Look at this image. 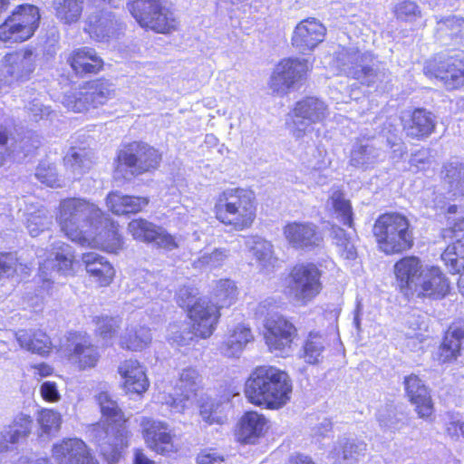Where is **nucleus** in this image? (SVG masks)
Returning a JSON list of instances; mask_svg holds the SVG:
<instances>
[{
	"label": "nucleus",
	"instance_id": "64",
	"mask_svg": "<svg viewBox=\"0 0 464 464\" xmlns=\"http://www.w3.org/2000/svg\"><path fill=\"white\" fill-rule=\"evenodd\" d=\"M420 14V11L419 9V6L413 2L408 1V17L411 14H413L414 16H416Z\"/></svg>",
	"mask_w": 464,
	"mask_h": 464
},
{
	"label": "nucleus",
	"instance_id": "33",
	"mask_svg": "<svg viewBox=\"0 0 464 464\" xmlns=\"http://www.w3.org/2000/svg\"><path fill=\"white\" fill-rule=\"evenodd\" d=\"M441 260L450 273H459L458 286L464 296V234L447 246L441 254Z\"/></svg>",
	"mask_w": 464,
	"mask_h": 464
},
{
	"label": "nucleus",
	"instance_id": "2",
	"mask_svg": "<svg viewBox=\"0 0 464 464\" xmlns=\"http://www.w3.org/2000/svg\"><path fill=\"white\" fill-rule=\"evenodd\" d=\"M237 288L229 279H220L216 282L210 297L200 296L187 309L189 320V333L198 339L209 338L216 331L221 317V310L235 304L237 299Z\"/></svg>",
	"mask_w": 464,
	"mask_h": 464
},
{
	"label": "nucleus",
	"instance_id": "63",
	"mask_svg": "<svg viewBox=\"0 0 464 464\" xmlns=\"http://www.w3.org/2000/svg\"><path fill=\"white\" fill-rule=\"evenodd\" d=\"M12 136V131L6 127L0 128V146H5Z\"/></svg>",
	"mask_w": 464,
	"mask_h": 464
},
{
	"label": "nucleus",
	"instance_id": "40",
	"mask_svg": "<svg viewBox=\"0 0 464 464\" xmlns=\"http://www.w3.org/2000/svg\"><path fill=\"white\" fill-rule=\"evenodd\" d=\"M444 182L453 198L464 197V162L451 161L444 167Z\"/></svg>",
	"mask_w": 464,
	"mask_h": 464
},
{
	"label": "nucleus",
	"instance_id": "43",
	"mask_svg": "<svg viewBox=\"0 0 464 464\" xmlns=\"http://www.w3.org/2000/svg\"><path fill=\"white\" fill-rule=\"evenodd\" d=\"M82 10V0H62L55 7V14L59 20L70 24L80 20Z\"/></svg>",
	"mask_w": 464,
	"mask_h": 464
},
{
	"label": "nucleus",
	"instance_id": "55",
	"mask_svg": "<svg viewBox=\"0 0 464 464\" xmlns=\"http://www.w3.org/2000/svg\"><path fill=\"white\" fill-rule=\"evenodd\" d=\"M40 393L44 401L53 403L60 400L61 395L54 382H44L40 387Z\"/></svg>",
	"mask_w": 464,
	"mask_h": 464
},
{
	"label": "nucleus",
	"instance_id": "60",
	"mask_svg": "<svg viewBox=\"0 0 464 464\" xmlns=\"http://www.w3.org/2000/svg\"><path fill=\"white\" fill-rule=\"evenodd\" d=\"M459 420H451L447 424L446 432L452 440H459Z\"/></svg>",
	"mask_w": 464,
	"mask_h": 464
},
{
	"label": "nucleus",
	"instance_id": "30",
	"mask_svg": "<svg viewBox=\"0 0 464 464\" xmlns=\"http://www.w3.org/2000/svg\"><path fill=\"white\" fill-rule=\"evenodd\" d=\"M149 204V197L124 195L116 190L109 192L106 197L108 209L116 216L136 215L145 210Z\"/></svg>",
	"mask_w": 464,
	"mask_h": 464
},
{
	"label": "nucleus",
	"instance_id": "13",
	"mask_svg": "<svg viewBox=\"0 0 464 464\" xmlns=\"http://www.w3.org/2000/svg\"><path fill=\"white\" fill-rule=\"evenodd\" d=\"M423 72L428 77L441 82L448 90L464 86V51L452 55H436L425 63Z\"/></svg>",
	"mask_w": 464,
	"mask_h": 464
},
{
	"label": "nucleus",
	"instance_id": "7",
	"mask_svg": "<svg viewBox=\"0 0 464 464\" xmlns=\"http://www.w3.org/2000/svg\"><path fill=\"white\" fill-rule=\"evenodd\" d=\"M40 21V10L36 5H16L0 24V43L10 47L27 42L35 34Z\"/></svg>",
	"mask_w": 464,
	"mask_h": 464
},
{
	"label": "nucleus",
	"instance_id": "8",
	"mask_svg": "<svg viewBox=\"0 0 464 464\" xmlns=\"http://www.w3.org/2000/svg\"><path fill=\"white\" fill-rule=\"evenodd\" d=\"M113 82L104 77H97L83 82L77 92L68 93L63 98V105L73 112H86L106 105L115 97Z\"/></svg>",
	"mask_w": 464,
	"mask_h": 464
},
{
	"label": "nucleus",
	"instance_id": "3",
	"mask_svg": "<svg viewBox=\"0 0 464 464\" xmlns=\"http://www.w3.org/2000/svg\"><path fill=\"white\" fill-rule=\"evenodd\" d=\"M258 200L256 193L242 187L228 188L214 198V218L231 231L250 229L257 218Z\"/></svg>",
	"mask_w": 464,
	"mask_h": 464
},
{
	"label": "nucleus",
	"instance_id": "45",
	"mask_svg": "<svg viewBox=\"0 0 464 464\" xmlns=\"http://www.w3.org/2000/svg\"><path fill=\"white\" fill-rule=\"evenodd\" d=\"M199 414L202 420L208 425H222L227 419L224 408L213 401L202 402L199 408Z\"/></svg>",
	"mask_w": 464,
	"mask_h": 464
},
{
	"label": "nucleus",
	"instance_id": "6",
	"mask_svg": "<svg viewBox=\"0 0 464 464\" xmlns=\"http://www.w3.org/2000/svg\"><path fill=\"white\" fill-rule=\"evenodd\" d=\"M163 153L158 148L143 140H132L122 145L115 158V170L129 171L139 177L159 170Z\"/></svg>",
	"mask_w": 464,
	"mask_h": 464
},
{
	"label": "nucleus",
	"instance_id": "27",
	"mask_svg": "<svg viewBox=\"0 0 464 464\" xmlns=\"http://www.w3.org/2000/svg\"><path fill=\"white\" fill-rule=\"evenodd\" d=\"M121 29V24L118 22L112 12L100 11L87 17L84 32L92 40L102 42L118 35Z\"/></svg>",
	"mask_w": 464,
	"mask_h": 464
},
{
	"label": "nucleus",
	"instance_id": "61",
	"mask_svg": "<svg viewBox=\"0 0 464 464\" xmlns=\"http://www.w3.org/2000/svg\"><path fill=\"white\" fill-rule=\"evenodd\" d=\"M288 464H316L313 459L307 455L301 453L291 456L288 459Z\"/></svg>",
	"mask_w": 464,
	"mask_h": 464
},
{
	"label": "nucleus",
	"instance_id": "23",
	"mask_svg": "<svg viewBox=\"0 0 464 464\" xmlns=\"http://www.w3.org/2000/svg\"><path fill=\"white\" fill-rule=\"evenodd\" d=\"M52 453L58 464H100L88 445L77 438H66L55 443Z\"/></svg>",
	"mask_w": 464,
	"mask_h": 464
},
{
	"label": "nucleus",
	"instance_id": "54",
	"mask_svg": "<svg viewBox=\"0 0 464 464\" xmlns=\"http://www.w3.org/2000/svg\"><path fill=\"white\" fill-rule=\"evenodd\" d=\"M430 163V152L426 149H421L416 153H412L410 160V170L418 171L424 169L425 166Z\"/></svg>",
	"mask_w": 464,
	"mask_h": 464
},
{
	"label": "nucleus",
	"instance_id": "18",
	"mask_svg": "<svg viewBox=\"0 0 464 464\" xmlns=\"http://www.w3.org/2000/svg\"><path fill=\"white\" fill-rule=\"evenodd\" d=\"M140 427L146 446L156 454L168 456L179 451L176 434L166 422L144 417Z\"/></svg>",
	"mask_w": 464,
	"mask_h": 464
},
{
	"label": "nucleus",
	"instance_id": "44",
	"mask_svg": "<svg viewBox=\"0 0 464 464\" xmlns=\"http://www.w3.org/2000/svg\"><path fill=\"white\" fill-rule=\"evenodd\" d=\"M330 200L334 210L342 218L343 223L349 227H353V208L350 200L344 198L343 192L340 189L334 191L330 196Z\"/></svg>",
	"mask_w": 464,
	"mask_h": 464
},
{
	"label": "nucleus",
	"instance_id": "35",
	"mask_svg": "<svg viewBox=\"0 0 464 464\" xmlns=\"http://www.w3.org/2000/svg\"><path fill=\"white\" fill-rule=\"evenodd\" d=\"M150 343V329L139 326L127 329L126 333L120 337L119 346L124 351L138 353L149 347Z\"/></svg>",
	"mask_w": 464,
	"mask_h": 464
},
{
	"label": "nucleus",
	"instance_id": "29",
	"mask_svg": "<svg viewBox=\"0 0 464 464\" xmlns=\"http://www.w3.org/2000/svg\"><path fill=\"white\" fill-rule=\"evenodd\" d=\"M267 429V420L264 414L247 411L240 417L236 429L237 440L244 444H253L263 437Z\"/></svg>",
	"mask_w": 464,
	"mask_h": 464
},
{
	"label": "nucleus",
	"instance_id": "19",
	"mask_svg": "<svg viewBox=\"0 0 464 464\" xmlns=\"http://www.w3.org/2000/svg\"><path fill=\"white\" fill-rule=\"evenodd\" d=\"M127 230L136 241L146 244H154L158 248L172 251L179 247L174 236L162 227L156 225L143 218L131 219L128 223Z\"/></svg>",
	"mask_w": 464,
	"mask_h": 464
},
{
	"label": "nucleus",
	"instance_id": "15",
	"mask_svg": "<svg viewBox=\"0 0 464 464\" xmlns=\"http://www.w3.org/2000/svg\"><path fill=\"white\" fill-rule=\"evenodd\" d=\"M93 208L94 205L83 198H67L63 199L56 214V221L63 233L72 241L84 245L87 239L80 228L79 219Z\"/></svg>",
	"mask_w": 464,
	"mask_h": 464
},
{
	"label": "nucleus",
	"instance_id": "37",
	"mask_svg": "<svg viewBox=\"0 0 464 464\" xmlns=\"http://www.w3.org/2000/svg\"><path fill=\"white\" fill-rule=\"evenodd\" d=\"M17 340L22 347L43 357L48 356L53 349L51 338L41 330L24 332Z\"/></svg>",
	"mask_w": 464,
	"mask_h": 464
},
{
	"label": "nucleus",
	"instance_id": "34",
	"mask_svg": "<svg viewBox=\"0 0 464 464\" xmlns=\"http://www.w3.org/2000/svg\"><path fill=\"white\" fill-rule=\"evenodd\" d=\"M408 397L419 417L428 418L431 415L433 405L430 392L416 375L408 376Z\"/></svg>",
	"mask_w": 464,
	"mask_h": 464
},
{
	"label": "nucleus",
	"instance_id": "57",
	"mask_svg": "<svg viewBox=\"0 0 464 464\" xmlns=\"http://www.w3.org/2000/svg\"><path fill=\"white\" fill-rule=\"evenodd\" d=\"M394 275L401 289L406 286V257L398 260L394 265Z\"/></svg>",
	"mask_w": 464,
	"mask_h": 464
},
{
	"label": "nucleus",
	"instance_id": "59",
	"mask_svg": "<svg viewBox=\"0 0 464 464\" xmlns=\"http://www.w3.org/2000/svg\"><path fill=\"white\" fill-rule=\"evenodd\" d=\"M132 464H155L144 452L143 449L138 448L133 451Z\"/></svg>",
	"mask_w": 464,
	"mask_h": 464
},
{
	"label": "nucleus",
	"instance_id": "16",
	"mask_svg": "<svg viewBox=\"0 0 464 464\" xmlns=\"http://www.w3.org/2000/svg\"><path fill=\"white\" fill-rule=\"evenodd\" d=\"M263 339L269 352L286 353L298 339V329L286 316L276 314L266 319Z\"/></svg>",
	"mask_w": 464,
	"mask_h": 464
},
{
	"label": "nucleus",
	"instance_id": "10",
	"mask_svg": "<svg viewBox=\"0 0 464 464\" xmlns=\"http://www.w3.org/2000/svg\"><path fill=\"white\" fill-rule=\"evenodd\" d=\"M372 234L385 255L401 254L406 248V218L398 213H383L376 218Z\"/></svg>",
	"mask_w": 464,
	"mask_h": 464
},
{
	"label": "nucleus",
	"instance_id": "56",
	"mask_svg": "<svg viewBox=\"0 0 464 464\" xmlns=\"http://www.w3.org/2000/svg\"><path fill=\"white\" fill-rule=\"evenodd\" d=\"M353 78L360 81L362 84L371 86L374 83V79L377 75L376 71L371 66H362L360 69L353 71Z\"/></svg>",
	"mask_w": 464,
	"mask_h": 464
},
{
	"label": "nucleus",
	"instance_id": "48",
	"mask_svg": "<svg viewBox=\"0 0 464 464\" xmlns=\"http://www.w3.org/2000/svg\"><path fill=\"white\" fill-rule=\"evenodd\" d=\"M336 246L342 257L348 260H354L357 257V251L351 237L342 228H339L335 236Z\"/></svg>",
	"mask_w": 464,
	"mask_h": 464
},
{
	"label": "nucleus",
	"instance_id": "42",
	"mask_svg": "<svg viewBox=\"0 0 464 464\" xmlns=\"http://www.w3.org/2000/svg\"><path fill=\"white\" fill-rule=\"evenodd\" d=\"M324 351L323 334L315 331L309 332L302 347V357L304 362L308 364L318 363Z\"/></svg>",
	"mask_w": 464,
	"mask_h": 464
},
{
	"label": "nucleus",
	"instance_id": "38",
	"mask_svg": "<svg viewBox=\"0 0 464 464\" xmlns=\"http://www.w3.org/2000/svg\"><path fill=\"white\" fill-rule=\"evenodd\" d=\"M436 126L434 115L425 109H416L408 125V137L426 138L430 135Z\"/></svg>",
	"mask_w": 464,
	"mask_h": 464
},
{
	"label": "nucleus",
	"instance_id": "17",
	"mask_svg": "<svg viewBox=\"0 0 464 464\" xmlns=\"http://www.w3.org/2000/svg\"><path fill=\"white\" fill-rule=\"evenodd\" d=\"M328 113L327 104L315 96H305L297 101L289 112L292 120V133L296 139L305 134L304 127L323 122Z\"/></svg>",
	"mask_w": 464,
	"mask_h": 464
},
{
	"label": "nucleus",
	"instance_id": "14",
	"mask_svg": "<svg viewBox=\"0 0 464 464\" xmlns=\"http://www.w3.org/2000/svg\"><path fill=\"white\" fill-rule=\"evenodd\" d=\"M65 358L73 368L82 372L96 368L102 360V353L89 334L72 331L67 335Z\"/></svg>",
	"mask_w": 464,
	"mask_h": 464
},
{
	"label": "nucleus",
	"instance_id": "28",
	"mask_svg": "<svg viewBox=\"0 0 464 464\" xmlns=\"http://www.w3.org/2000/svg\"><path fill=\"white\" fill-rule=\"evenodd\" d=\"M7 73L16 82L27 81L35 69L34 53L31 48H23L7 53L4 56Z\"/></svg>",
	"mask_w": 464,
	"mask_h": 464
},
{
	"label": "nucleus",
	"instance_id": "11",
	"mask_svg": "<svg viewBox=\"0 0 464 464\" xmlns=\"http://www.w3.org/2000/svg\"><path fill=\"white\" fill-rule=\"evenodd\" d=\"M323 271L312 262L294 265L287 275L288 287L295 301L305 306L313 302L323 291Z\"/></svg>",
	"mask_w": 464,
	"mask_h": 464
},
{
	"label": "nucleus",
	"instance_id": "21",
	"mask_svg": "<svg viewBox=\"0 0 464 464\" xmlns=\"http://www.w3.org/2000/svg\"><path fill=\"white\" fill-rule=\"evenodd\" d=\"M117 372L121 378V387L127 395L142 397L150 386L147 369L139 360L129 358L118 366Z\"/></svg>",
	"mask_w": 464,
	"mask_h": 464
},
{
	"label": "nucleus",
	"instance_id": "24",
	"mask_svg": "<svg viewBox=\"0 0 464 464\" xmlns=\"http://www.w3.org/2000/svg\"><path fill=\"white\" fill-rule=\"evenodd\" d=\"M66 63L77 77L94 76L105 69V61L92 47L81 46L72 49L66 57Z\"/></svg>",
	"mask_w": 464,
	"mask_h": 464
},
{
	"label": "nucleus",
	"instance_id": "58",
	"mask_svg": "<svg viewBox=\"0 0 464 464\" xmlns=\"http://www.w3.org/2000/svg\"><path fill=\"white\" fill-rule=\"evenodd\" d=\"M31 368L34 370V374L40 378L50 376L53 372V368L46 362L33 364Z\"/></svg>",
	"mask_w": 464,
	"mask_h": 464
},
{
	"label": "nucleus",
	"instance_id": "22",
	"mask_svg": "<svg viewBox=\"0 0 464 464\" xmlns=\"http://www.w3.org/2000/svg\"><path fill=\"white\" fill-rule=\"evenodd\" d=\"M79 264L90 282L97 287L110 286L116 277V269L113 264L107 257L96 252L82 253Z\"/></svg>",
	"mask_w": 464,
	"mask_h": 464
},
{
	"label": "nucleus",
	"instance_id": "26",
	"mask_svg": "<svg viewBox=\"0 0 464 464\" xmlns=\"http://www.w3.org/2000/svg\"><path fill=\"white\" fill-rule=\"evenodd\" d=\"M201 388V377L198 371L188 366L181 370L173 386L171 404L185 407L187 402L197 399Z\"/></svg>",
	"mask_w": 464,
	"mask_h": 464
},
{
	"label": "nucleus",
	"instance_id": "31",
	"mask_svg": "<svg viewBox=\"0 0 464 464\" xmlns=\"http://www.w3.org/2000/svg\"><path fill=\"white\" fill-rule=\"evenodd\" d=\"M464 347V323H452L445 333L438 351V360L441 363L457 361Z\"/></svg>",
	"mask_w": 464,
	"mask_h": 464
},
{
	"label": "nucleus",
	"instance_id": "62",
	"mask_svg": "<svg viewBox=\"0 0 464 464\" xmlns=\"http://www.w3.org/2000/svg\"><path fill=\"white\" fill-rule=\"evenodd\" d=\"M254 256L260 264L265 265L266 263L270 262L272 258V251L270 248L266 250L255 249Z\"/></svg>",
	"mask_w": 464,
	"mask_h": 464
},
{
	"label": "nucleus",
	"instance_id": "20",
	"mask_svg": "<svg viewBox=\"0 0 464 464\" xmlns=\"http://www.w3.org/2000/svg\"><path fill=\"white\" fill-rule=\"evenodd\" d=\"M282 231L289 246L295 250H313L324 241L318 226L309 221L286 222Z\"/></svg>",
	"mask_w": 464,
	"mask_h": 464
},
{
	"label": "nucleus",
	"instance_id": "41",
	"mask_svg": "<svg viewBox=\"0 0 464 464\" xmlns=\"http://www.w3.org/2000/svg\"><path fill=\"white\" fill-rule=\"evenodd\" d=\"M56 252L53 256L54 268L63 276H74L77 274V261L74 253L69 251L70 246L65 243H61L54 246Z\"/></svg>",
	"mask_w": 464,
	"mask_h": 464
},
{
	"label": "nucleus",
	"instance_id": "50",
	"mask_svg": "<svg viewBox=\"0 0 464 464\" xmlns=\"http://www.w3.org/2000/svg\"><path fill=\"white\" fill-rule=\"evenodd\" d=\"M438 31L440 33L450 32V34H464V18L450 15L438 21Z\"/></svg>",
	"mask_w": 464,
	"mask_h": 464
},
{
	"label": "nucleus",
	"instance_id": "39",
	"mask_svg": "<svg viewBox=\"0 0 464 464\" xmlns=\"http://www.w3.org/2000/svg\"><path fill=\"white\" fill-rule=\"evenodd\" d=\"M97 237L99 248L106 253L116 254L123 247L124 241L120 233V225L112 219H107Z\"/></svg>",
	"mask_w": 464,
	"mask_h": 464
},
{
	"label": "nucleus",
	"instance_id": "47",
	"mask_svg": "<svg viewBox=\"0 0 464 464\" xmlns=\"http://www.w3.org/2000/svg\"><path fill=\"white\" fill-rule=\"evenodd\" d=\"M22 266L24 265L14 253L0 251V282L16 276Z\"/></svg>",
	"mask_w": 464,
	"mask_h": 464
},
{
	"label": "nucleus",
	"instance_id": "12",
	"mask_svg": "<svg viewBox=\"0 0 464 464\" xmlns=\"http://www.w3.org/2000/svg\"><path fill=\"white\" fill-rule=\"evenodd\" d=\"M311 70L312 65L307 59L283 58L275 66L269 86L274 93L286 95L304 83Z\"/></svg>",
	"mask_w": 464,
	"mask_h": 464
},
{
	"label": "nucleus",
	"instance_id": "4",
	"mask_svg": "<svg viewBox=\"0 0 464 464\" xmlns=\"http://www.w3.org/2000/svg\"><path fill=\"white\" fill-rule=\"evenodd\" d=\"M126 7L140 27L159 34L179 28V19L167 0H127Z\"/></svg>",
	"mask_w": 464,
	"mask_h": 464
},
{
	"label": "nucleus",
	"instance_id": "25",
	"mask_svg": "<svg viewBox=\"0 0 464 464\" xmlns=\"http://www.w3.org/2000/svg\"><path fill=\"white\" fill-rule=\"evenodd\" d=\"M326 35L325 26L314 17L300 21L294 29L291 44L301 53L312 52Z\"/></svg>",
	"mask_w": 464,
	"mask_h": 464
},
{
	"label": "nucleus",
	"instance_id": "5",
	"mask_svg": "<svg viewBox=\"0 0 464 464\" xmlns=\"http://www.w3.org/2000/svg\"><path fill=\"white\" fill-rule=\"evenodd\" d=\"M450 288L449 280L439 267H430L419 257L408 256V297L441 299Z\"/></svg>",
	"mask_w": 464,
	"mask_h": 464
},
{
	"label": "nucleus",
	"instance_id": "49",
	"mask_svg": "<svg viewBox=\"0 0 464 464\" xmlns=\"http://www.w3.org/2000/svg\"><path fill=\"white\" fill-rule=\"evenodd\" d=\"M408 327L412 329L415 333L410 334L408 333V340H419L421 341L422 334L420 332L422 330H427L426 324V315L420 314L417 310H412L411 313H408Z\"/></svg>",
	"mask_w": 464,
	"mask_h": 464
},
{
	"label": "nucleus",
	"instance_id": "36",
	"mask_svg": "<svg viewBox=\"0 0 464 464\" xmlns=\"http://www.w3.org/2000/svg\"><path fill=\"white\" fill-rule=\"evenodd\" d=\"M254 340L251 329L244 324L236 325L221 344L222 352L227 356H235Z\"/></svg>",
	"mask_w": 464,
	"mask_h": 464
},
{
	"label": "nucleus",
	"instance_id": "9",
	"mask_svg": "<svg viewBox=\"0 0 464 464\" xmlns=\"http://www.w3.org/2000/svg\"><path fill=\"white\" fill-rule=\"evenodd\" d=\"M101 413L111 427V433L121 444H111L102 451L101 456L107 464H117L123 458V450L128 446L127 438L128 418L117 402L111 399L106 392H101L97 397Z\"/></svg>",
	"mask_w": 464,
	"mask_h": 464
},
{
	"label": "nucleus",
	"instance_id": "32",
	"mask_svg": "<svg viewBox=\"0 0 464 464\" xmlns=\"http://www.w3.org/2000/svg\"><path fill=\"white\" fill-rule=\"evenodd\" d=\"M33 418L30 415L20 413L14 417L5 432L0 434V453L9 450L10 445L18 443L30 433L33 425Z\"/></svg>",
	"mask_w": 464,
	"mask_h": 464
},
{
	"label": "nucleus",
	"instance_id": "51",
	"mask_svg": "<svg viewBox=\"0 0 464 464\" xmlns=\"http://www.w3.org/2000/svg\"><path fill=\"white\" fill-rule=\"evenodd\" d=\"M38 422L41 429L44 432L49 433L52 430L59 428L60 416L53 410L44 409L39 412Z\"/></svg>",
	"mask_w": 464,
	"mask_h": 464
},
{
	"label": "nucleus",
	"instance_id": "46",
	"mask_svg": "<svg viewBox=\"0 0 464 464\" xmlns=\"http://www.w3.org/2000/svg\"><path fill=\"white\" fill-rule=\"evenodd\" d=\"M92 323L96 326L95 334L102 339L114 337L121 327V321L109 315L95 316Z\"/></svg>",
	"mask_w": 464,
	"mask_h": 464
},
{
	"label": "nucleus",
	"instance_id": "1",
	"mask_svg": "<svg viewBox=\"0 0 464 464\" xmlns=\"http://www.w3.org/2000/svg\"><path fill=\"white\" fill-rule=\"evenodd\" d=\"M244 395L250 404L267 411H278L290 401L294 382L287 372L269 364L252 369L244 383Z\"/></svg>",
	"mask_w": 464,
	"mask_h": 464
},
{
	"label": "nucleus",
	"instance_id": "53",
	"mask_svg": "<svg viewBox=\"0 0 464 464\" xmlns=\"http://www.w3.org/2000/svg\"><path fill=\"white\" fill-rule=\"evenodd\" d=\"M198 294L196 287L191 285H182L177 291L175 299L179 306L185 309V312L187 313L188 307L190 306V302L195 299ZM192 304H191V305Z\"/></svg>",
	"mask_w": 464,
	"mask_h": 464
},
{
	"label": "nucleus",
	"instance_id": "52",
	"mask_svg": "<svg viewBox=\"0 0 464 464\" xmlns=\"http://www.w3.org/2000/svg\"><path fill=\"white\" fill-rule=\"evenodd\" d=\"M196 462L197 464H230L227 456L214 449L201 450L197 456Z\"/></svg>",
	"mask_w": 464,
	"mask_h": 464
}]
</instances>
